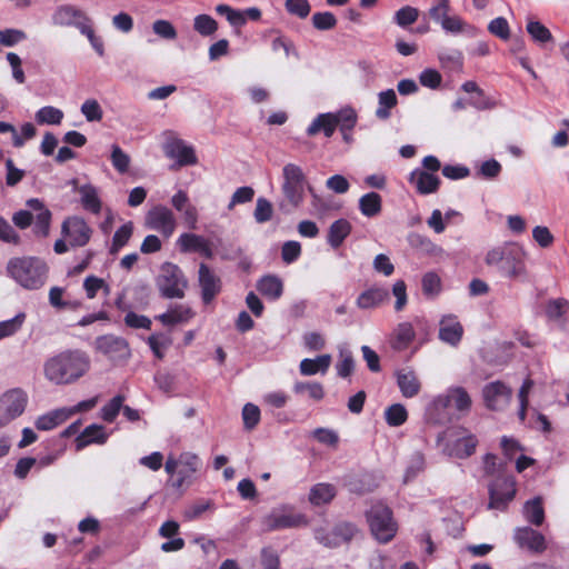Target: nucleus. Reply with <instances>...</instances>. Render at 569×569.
<instances>
[{
    "label": "nucleus",
    "instance_id": "a18cd8bd",
    "mask_svg": "<svg viewBox=\"0 0 569 569\" xmlns=\"http://www.w3.org/2000/svg\"><path fill=\"white\" fill-rule=\"evenodd\" d=\"M526 29H527V32L532 38V40L540 44L550 42L552 40L551 32L540 21L529 20Z\"/></svg>",
    "mask_w": 569,
    "mask_h": 569
},
{
    "label": "nucleus",
    "instance_id": "7c9ffc66",
    "mask_svg": "<svg viewBox=\"0 0 569 569\" xmlns=\"http://www.w3.org/2000/svg\"><path fill=\"white\" fill-rule=\"evenodd\" d=\"M336 495L335 486L320 482L311 487L308 500L312 506L319 507L329 503Z\"/></svg>",
    "mask_w": 569,
    "mask_h": 569
},
{
    "label": "nucleus",
    "instance_id": "b1692460",
    "mask_svg": "<svg viewBox=\"0 0 569 569\" xmlns=\"http://www.w3.org/2000/svg\"><path fill=\"white\" fill-rule=\"evenodd\" d=\"M416 338L412 322H399L392 330L389 339L390 347L396 351L406 350Z\"/></svg>",
    "mask_w": 569,
    "mask_h": 569
},
{
    "label": "nucleus",
    "instance_id": "8fccbe9b",
    "mask_svg": "<svg viewBox=\"0 0 569 569\" xmlns=\"http://www.w3.org/2000/svg\"><path fill=\"white\" fill-rule=\"evenodd\" d=\"M419 18V10L411 6H405L395 12L393 21L406 29L413 24Z\"/></svg>",
    "mask_w": 569,
    "mask_h": 569
},
{
    "label": "nucleus",
    "instance_id": "13d9d810",
    "mask_svg": "<svg viewBox=\"0 0 569 569\" xmlns=\"http://www.w3.org/2000/svg\"><path fill=\"white\" fill-rule=\"evenodd\" d=\"M312 437L320 443L331 448H337L339 442V435L328 428H317L312 431Z\"/></svg>",
    "mask_w": 569,
    "mask_h": 569
},
{
    "label": "nucleus",
    "instance_id": "4be33fe9",
    "mask_svg": "<svg viewBox=\"0 0 569 569\" xmlns=\"http://www.w3.org/2000/svg\"><path fill=\"white\" fill-rule=\"evenodd\" d=\"M463 335V328L453 315L443 316L439 322V339L456 347Z\"/></svg>",
    "mask_w": 569,
    "mask_h": 569
},
{
    "label": "nucleus",
    "instance_id": "dca6fc26",
    "mask_svg": "<svg viewBox=\"0 0 569 569\" xmlns=\"http://www.w3.org/2000/svg\"><path fill=\"white\" fill-rule=\"evenodd\" d=\"M163 149L166 156L176 159L179 167L192 166L198 162L194 149L177 137L170 136Z\"/></svg>",
    "mask_w": 569,
    "mask_h": 569
},
{
    "label": "nucleus",
    "instance_id": "3c124183",
    "mask_svg": "<svg viewBox=\"0 0 569 569\" xmlns=\"http://www.w3.org/2000/svg\"><path fill=\"white\" fill-rule=\"evenodd\" d=\"M385 418L389 426L399 427L407 421L408 412L405 406L395 403L386 409Z\"/></svg>",
    "mask_w": 569,
    "mask_h": 569
},
{
    "label": "nucleus",
    "instance_id": "37998d69",
    "mask_svg": "<svg viewBox=\"0 0 569 569\" xmlns=\"http://www.w3.org/2000/svg\"><path fill=\"white\" fill-rule=\"evenodd\" d=\"M133 233V223L131 221L122 224L113 234L110 253L116 254L122 247H124Z\"/></svg>",
    "mask_w": 569,
    "mask_h": 569
},
{
    "label": "nucleus",
    "instance_id": "bf43d9fd",
    "mask_svg": "<svg viewBox=\"0 0 569 569\" xmlns=\"http://www.w3.org/2000/svg\"><path fill=\"white\" fill-rule=\"evenodd\" d=\"M242 420L247 430H252L260 421V409L253 403H246L242 409Z\"/></svg>",
    "mask_w": 569,
    "mask_h": 569
},
{
    "label": "nucleus",
    "instance_id": "e433bc0d",
    "mask_svg": "<svg viewBox=\"0 0 569 569\" xmlns=\"http://www.w3.org/2000/svg\"><path fill=\"white\" fill-rule=\"evenodd\" d=\"M78 192L80 194V201L82 207L92 212V213H99L101 210V200L99 198L98 189L88 183L83 184L78 189Z\"/></svg>",
    "mask_w": 569,
    "mask_h": 569
},
{
    "label": "nucleus",
    "instance_id": "f257e3e1",
    "mask_svg": "<svg viewBox=\"0 0 569 569\" xmlns=\"http://www.w3.org/2000/svg\"><path fill=\"white\" fill-rule=\"evenodd\" d=\"M90 365V358L84 351L66 350L47 359L43 372L51 383L67 386L82 378L89 371Z\"/></svg>",
    "mask_w": 569,
    "mask_h": 569
},
{
    "label": "nucleus",
    "instance_id": "c03bdc74",
    "mask_svg": "<svg viewBox=\"0 0 569 569\" xmlns=\"http://www.w3.org/2000/svg\"><path fill=\"white\" fill-rule=\"evenodd\" d=\"M293 391L297 395L307 392L309 397L316 401L325 397V390L321 383L315 381H297L293 385Z\"/></svg>",
    "mask_w": 569,
    "mask_h": 569
},
{
    "label": "nucleus",
    "instance_id": "0eeeda50",
    "mask_svg": "<svg viewBox=\"0 0 569 569\" xmlns=\"http://www.w3.org/2000/svg\"><path fill=\"white\" fill-rule=\"evenodd\" d=\"M157 286L166 298H183L188 281L182 270L174 263L166 262L161 266L157 278Z\"/></svg>",
    "mask_w": 569,
    "mask_h": 569
},
{
    "label": "nucleus",
    "instance_id": "c756f323",
    "mask_svg": "<svg viewBox=\"0 0 569 569\" xmlns=\"http://www.w3.org/2000/svg\"><path fill=\"white\" fill-rule=\"evenodd\" d=\"M331 360L332 358L328 353L318 356L315 359H302L299 365L300 373L302 376L325 375L331 365Z\"/></svg>",
    "mask_w": 569,
    "mask_h": 569
},
{
    "label": "nucleus",
    "instance_id": "052dcab7",
    "mask_svg": "<svg viewBox=\"0 0 569 569\" xmlns=\"http://www.w3.org/2000/svg\"><path fill=\"white\" fill-rule=\"evenodd\" d=\"M286 10L293 16L305 19L309 16L311 7L308 0H286Z\"/></svg>",
    "mask_w": 569,
    "mask_h": 569
},
{
    "label": "nucleus",
    "instance_id": "5fc2aeb1",
    "mask_svg": "<svg viewBox=\"0 0 569 569\" xmlns=\"http://www.w3.org/2000/svg\"><path fill=\"white\" fill-rule=\"evenodd\" d=\"M26 320V313L20 312L9 320L0 322V340L13 336L20 330Z\"/></svg>",
    "mask_w": 569,
    "mask_h": 569
},
{
    "label": "nucleus",
    "instance_id": "72a5a7b5",
    "mask_svg": "<svg viewBox=\"0 0 569 569\" xmlns=\"http://www.w3.org/2000/svg\"><path fill=\"white\" fill-rule=\"evenodd\" d=\"M337 128V121L333 113H320L308 127V136H315L322 131L326 137H331Z\"/></svg>",
    "mask_w": 569,
    "mask_h": 569
},
{
    "label": "nucleus",
    "instance_id": "a878e982",
    "mask_svg": "<svg viewBox=\"0 0 569 569\" xmlns=\"http://www.w3.org/2000/svg\"><path fill=\"white\" fill-rule=\"evenodd\" d=\"M108 439V433L104 430V427L101 425H90L88 426L76 439V446L78 450L83 449L84 447L91 443L103 445Z\"/></svg>",
    "mask_w": 569,
    "mask_h": 569
},
{
    "label": "nucleus",
    "instance_id": "603ef678",
    "mask_svg": "<svg viewBox=\"0 0 569 569\" xmlns=\"http://www.w3.org/2000/svg\"><path fill=\"white\" fill-rule=\"evenodd\" d=\"M193 29L203 37L212 36L218 30L217 21L209 14H199L193 20Z\"/></svg>",
    "mask_w": 569,
    "mask_h": 569
},
{
    "label": "nucleus",
    "instance_id": "774afa93",
    "mask_svg": "<svg viewBox=\"0 0 569 569\" xmlns=\"http://www.w3.org/2000/svg\"><path fill=\"white\" fill-rule=\"evenodd\" d=\"M450 10V0H437L428 11L429 17L438 23H442Z\"/></svg>",
    "mask_w": 569,
    "mask_h": 569
},
{
    "label": "nucleus",
    "instance_id": "a19ab883",
    "mask_svg": "<svg viewBox=\"0 0 569 569\" xmlns=\"http://www.w3.org/2000/svg\"><path fill=\"white\" fill-rule=\"evenodd\" d=\"M410 241L413 247L419 248L422 252L431 257L442 258L446 254L440 246L436 244L427 237L415 234L411 237Z\"/></svg>",
    "mask_w": 569,
    "mask_h": 569
},
{
    "label": "nucleus",
    "instance_id": "4c0bfd02",
    "mask_svg": "<svg viewBox=\"0 0 569 569\" xmlns=\"http://www.w3.org/2000/svg\"><path fill=\"white\" fill-rule=\"evenodd\" d=\"M68 419V411L64 408L52 410L46 415L38 417L34 425L39 430H52Z\"/></svg>",
    "mask_w": 569,
    "mask_h": 569
},
{
    "label": "nucleus",
    "instance_id": "ea45409f",
    "mask_svg": "<svg viewBox=\"0 0 569 569\" xmlns=\"http://www.w3.org/2000/svg\"><path fill=\"white\" fill-rule=\"evenodd\" d=\"M523 516L527 521L535 526L542 525L545 520L542 499L540 497H536L531 500H528L523 506Z\"/></svg>",
    "mask_w": 569,
    "mask_h": 569
},
{
    "label": "nucleus",
    "instance_id": "de8ad7c7",
    "mask_svg": "<svg viewBox=\"0 0 569 569\" xmlns=\"http://www.w3.org/2000/svg\"><path fill=\"white\" fill-rule=\"evenodd\" d=\"M62 119L63 112L51 106L43 107L36 113V120L40 124H60Z\"/></svg>",
    "mask_w": 569,
    "mask_h": 569
},
{
    "label": "nucleus",
    "instance_id": "2f4dec72",
    "mask_svg": "<svg viewBox=\"0 0 569 569\" xmlns=\"http://www.w3.org/2000/svg\"><path fill=\"white\" fill-rule=\"evenodd\" d=\"M258 291L270 300H277L283 291V283L277 276H264L257 284Z\"/></svg>",
    "mask_w": 569,
    "mask_h": 569
},
{
    "label": "nucleus",
    "instance_id": "338daca9",
    "mask_svg": "<svg viewBox=\"0 0 569 569\" xmlns=\"http://www.w3.org/2000/svg\"><path fill=\"white\" fill-rule=\"evenodd\" d=\"M312 24L318 30H330L336 27L337 19L331 12H316L312 16Z\"/></svg>",
    "mask_w": 569,
    "mask_h": 569
},
{
    "label": "nucleus",
    "instance_id": "412c9836",
    "mask_svg": "<svg viewBox=\"0 0 569 569\" xmlns=\"http://www.w3.org/2000/svg\"><path fill=\"white\" fill-rule=\"evenodd\" d=\"M478 445L477 438L467 431H460L458 436L447 445L448 453L460 459L471 456Z\"/></svg>",
    "mask_w": 569,
    "mask_h": 569
},
{
    "label": "nucleus",
    "instance_id": "680f3d73",
    "mask_svg": "<svg viewBox=\"0 0 569 569\" xmlns=\"http://www.w3.org/2000/svg\"><path fill=\"white\" fill-rule=\"evenodd\" d=\"M27 39L24 31L19 29H3L0 30V44L4 47H13L17 43Z\"/></svg>",
    "mask_w": 569,
    "mask_h": 569
},
{
    "label": "nucleus",
    "instance_id": "7ed1b4c3",
    "mask_svg": "<svg viewBox=\"0 0 569 569\" xmlns=\"http://www.w3.org/2000/svg\"><path fill=\"white\" fill-rule=\"evenodd\" d=\"M526 251L515 242L505 243L488 251L486 262L496 266L503 276L518 278L526 274Z\"/></svg>",
    "mask_w": 569,
    "mask_h": 569
},
{
    "label": "nucleus",
    "instance_id": "cd10ccee",
    "mask_svg": "<svg viewBox=\"0 0 569 569\" xmlns=\"http://www.w3.org/2000/svg\"><path fill=\"white\" fill-rule=\"evenodd\" d=\"M569 310V301L563 298L552 299L547 302L546 316L549 321L555 322L563 329L567 323L566 315Z\"/></svg>",
    "mask_w": 569,
    "mask_h": 569
},
{
    "label": "nucleus",
    "instance_id": "aec40b11",
    "mask_svg": "<svg viewBox=\"0 0 569 569\" xmlns=\"http://www.w3.org/2000/svg\"><path fill=\"white\" fill-rule=\"evenodd\" d=\"M516 543L531 552L540 553L546 550L545 537L530 527L518 528L513 535Z\"/></svg>",
    "mask_w": 569,
    "mask_h": 569
},
{
    "label": "nucleus",
    "instance_id": "e2e57ef3",
    "mask_svg": "<svg viewBox=\"0 0 569 569\" xmlns=\"http://www.w3.org/2000/svg\"><path fill=\"white\" fill-rule=\"evenodd\" d=\"M272 213L273 209L271 202L264 198H259L253 213L256 221L258 223L267 222L272 218Z\"/></svg>",
    "mask_w": 569,
    "mask_h": 569
},
{
    "label": "nucleus",
    "instance_id": "9d476101",
    "mask_svg": "<svg viewBox=\"0 0 569 569\" xmlns=\"http://www.w3.org/2000/svg\"><path fill=\"white\" fill-rule=\"evenodd\" d=\"M144 223L148 229L160 232L164 238H170L177 228L174 213L162 204L154 206L147 212Z\"/></svg>",
    "mask_w": 569,
    "mask_h": 569
},
{
    "label": "nucleus",
    "instance_id": "79ce46f5",
    "mask_svg": "<svg viewBox=\"0 0 569 569\" xmlns=\"http://www.w3.org/2000/svg\"><path fill=\"white\" fill-rule=\"evenodd\" d=\"M337 373L341 378H348L355 370V359L352 352L346 348H339V361L336 365Z\"/></svg>",
    "mask_w": 569,
    "mask_h": 569
},
{
    "label": "nucleus",
    "instance_id": "c9c22d12",
    "mask_svg": "<svg viewBox=\"0 0 569 569\" xmlns=\"http://www.w3.org/2000/svg\"><path fill=\"white\" fill-rule=\"evenodd\" d=\"M389 297L388 290L383 288H371L363 291L357 299L360 309H371L385 302Z\"/></svg>",
    "mask_w": 569,
    "mask_h": 569
},
{
    "label": "nucleus",
    "instance_id": "9b49d317",
    "mask_svg": "<svg viewBox=\"0 0 569 569\" xmlns=\"http://www.w3.org/2000/svg\"><path fill=\"white\" fill-rule=\"evenodd\" d=\"M516 481L512 477H498L489 485V508L503 510L515 498Z\"/></svg>",
    "mask_w": 569,
    "mask_h": 569
},
{
    "label": "nucleus",
    "instance_id": "4d7b16f0",
    "mask_svg": "<svg viewBox=\"0 0 569 569\" xmlns=\"http://www.w3.org/2000/svg\"><path fill=\"white\" fill-rule=\"evenodd\" d=\"M422 292L427 297H436L441 291V280L436 272H427L422 277Z\"/></svg>",
    "mask_w": 569,
    "mask_h": 569
},
{
    "label": "nucleus",
    "instance_id": "2eb2a0df",
    "mask_svg": "<svg viewBox=\"0 0 569 569\" xmlns=\"http://www.w3.org/2000/svg\"><path fill=\"white\" fill-rule=\"evenodd\" d=\"M96 350L103 353L111 360H123L130 357L128 342L113 335L100 336L94 341Z\"/></svg>",
    "mask_w": 569,
    "mask_h": 569
},
{
    "label": "nucleus",
    "instance_id": "4468645a",
    "mask_svg": "<svg viewBox=\"0 0 569 569\" xmlns=\"http://www.w3.org/2000/svg\"><path fill=\"white\" fill-rule=\"evenodd\" d=\"M357 533V528L349 522H340L331 531L323 528L316 529V539L326 547H338L343 542L350 541Z\"/></svg>",
    "mask_w": 569,
    "mask_h": 569
},
{
    "label": "nucleus",
    "instance_id": "473e14b6",
    "mask_svg": "<svg viewBox=\"0 0 569 569\" xmlns=\"http://www.w3.org/2000/svg\"><path fill=\"white\" fill-rule=\"evenodd\" d=\"M351 232V223L346 219H339L332 222L328 230V243L333 248H339L345 239Z\"/></svg>",
    "mask_w": 569,
    "mask_h": 569
},
{
    "label": "nucleus",
    "instance_id": "6ab92c4d",
    "mask_svg": "<svg viewBox=\"0 0 569 569\" xmlns=\"http://www.w3.org/2000/svg\"><path fill=\"white\" fill-rule=\"evenodd\" d=\"M62 232L72 247H82L91 237V229L87 222L78 217L67 219L62 224Z\"/></svg>",
    "mask_w": 569,
    "mask_h": 569
},
{
    "label": "nucleus",
    "instance_id": "a211bd4d",
    "mask_svg": "<svg viewBox=\"0 0 569 569\" xmlns=\"http://www.w3.org/2000/svg\"><path fill=\"white\" fill-rule=\"evenodd\" d=\"M177 246L183 253L198 252L207 259H211L213 257V249L210 240L197 233H181L177 239Z\"/></svg>",
    "mask_w": 569,
    "mask_h": 569
},
{
    "label": "nucleus",
    "instance_id": "f704fd0d",
    "mask_svg": "<svg viewBox=\"0 0 569 569\" xmlns=\"http://www.w3.org/2000/svg\"><path fill=\"white\" fill-rule=\"evenodd\" d=\"M398 104V98L393 89H388L378 93V107L376 117L379 120H388L391 117V109Z\"/></svg>",
    "mask_w": 569,
    "mask_h": 569
},
{
    "label": "nucleus",
    "instance_id": "f3484780",
    "mask_svg": "<svg viewBox=\"0 0 569 569\" xmlns=\"http://www.w3.org/2000/svg\"><path fill=\"white\" fill-rule=\"evenodd\" d=\"M198 283L201 289V299L204 303H210L221 291L220 277L203 262L199 264Z\"/></svg>",
    "mask_w": 569,
    "mask_h": 569
},
{
    "label": "nucleus",
    "instance_id": "6e6552de",
    "mask_svg": "<svg viewBox=\"0 0 569 569\" xmlns=\"http://www.w3.org/2000/svg\"><path fill=\"white\" fill-rule=\"evenodd\" d=\"M308 525L306 515L296 511L292 506L284 505L271 510L262 519V526L268 531L299 528Z\"/></svg>",
    "mask_w": 569,
    "mask_h": 569
},
{
    "label": "nucleus",
    "instance_id": "5701e85b",
    "mask_svg": "<svg viewBox=\"0 0 569 569\" xmlns=\"http://www.w3.org/2000/svg\"><path fill=\"white\" fill-rule=\"evenodd\" d=\"M201 467L200 458L191 452H183L180 455V466L178 470V477L173 482L176 488H181L184 485L191 482L192 476Z\"/></svg>",
    "mask_w": 569,
    "mask_h": 569
},
{
    "label": "nucleus",
    "instance_id": "1a4fd4ad",
    "mask_svg": "<svg viewBox=\"0 0 569 569\" xmlns=\"http://www.w3.org/2000/svg\"><path fill=\"white\" fill-rule=\"evenodd\" d=\"M28 405V395L20 388L7 390L0 396V428L20 417Z\"/></svg>",
    "mask_w": 569,
    "mask_h": 569
},
{
    "label": "nucleus",
    "instance_id": "c85d7f7f",
    "mask_svg": "<svg viewBox=\"0 0 569 569\" xmlns=\"http://www.w3.org/2000/svg\"><path fill=\"white\" fill-rule=\"evenodd\" d=\"M194 312L191 308L184 305H176L167 312L159 315L157 319L164 326H173L188 322Z\"/></svg>",
    "mask_w": 569,
    "mask_h": 569
},
{
    "label": "nucleus",
    "instance_id": "6e6d98bb",
    "mask_svg": "<svg viewBox=\"0 0 569 569\" xmlns=\"http://www.w3.org/2000/svg\"><path fill=\"white\" fill-rule=\"evenodd\" d=\"M123 401L124 397L122 395L113 397L101 408V418L107 422H113L122 409Z\"/></svg>",
    "mask_w": 569,
    "mask_h": 569
},
{
    "label": "nucleus",
    "instance_id": "ddd939ff",
    "mask_svg": "<svg viewBox=\"0 0 569 569\" xmlns=\"http://www.w3.org/2000/svg\"><path fill=\"white\" fill-rule=\"evenodd\" d=\"M52 23L59 27H74L80 32L91 22L89 17L71 4L59 6L52 17Z\"/></svg>",
    "mask_w": 569,
    "mask_h": 569
},
{
    "label": "nucleus",
    "instance_id": "09e8293b",
    "mask_svg": "<svg viewBox=\"0 0 569 569\" xmlns=\"http://www.w3.org/2000/svg\"><path fill=\"white\" fill-rule=\"evenodd\" d=\"M333 117L336 118L337 127L339 126L342 132L352 130L358 118L356 110L351 107L342 108L337 113H333Z\"/></svg>",
    "mask_w": 569,
    "mask_h": 569
},
{
    "label": "nucleus",
    "instance_id": "0e129e2a",
    "mask_svg": "<svg viewBox=\"0 0 569 569\" xmlns=\"http://www.w3.org/2000/svg\"><path fill=\"white\" fill-rule=\"evenodd\" d=\"M488 30L493 36L502 39L508 40L510 38V28L508 21L502 18L498 17L493 20H491L488 24Z\"/></svg>",
    "mask_w": 569,
    "mask_h": 569
},
{
    "label": "nucleus",
    "instance_id": "20e7f679",
    "mask_svg": "<svg viewBox=\"0 0 569 569\" xmlns=\"http://www.w3.org/2000/svg\"><path fill=\"white\" fill-rule=\"evenodd\" d=\"M471 406V397L465 388L450 387L432 400L430 410L446 418L449 417V410L451 409L456 410L459 416H466L470 412Z\"/></svg>",
    "mask_w": 569,
    "mask_h": 569
},
{
    "label": "nucleus",
    "instance_id": "423d86ee",
    "mask_svg": "<svg viewBox=\"0 0 569 569\" xmlns=\"http://www.w3.org/2000/svg\"><path fill=\"white\" fill-rule=\"evenodd\" d=\"M367 520L372 536L379 542H389L395 537L398 527L391 510L383 503L373 505L367 512Z\"/></svg>",
    "mask_w": 569,
    "mask_h": 569
},
{
    "label": "nucleus",
    "instance_id": "393cba45",
    "mask_svg": "<svg viewBox=\"0 0 569 569\" xmlns=\"http://www.w3.org/2000/svg\"><path fill=\"white\" fill-rule=\"evenodd\" d=\"M409 182L416 187L419 193L429 194L438 190L440 179L433 173L416 169L410 173Z\"/></svg>",
    "mask_w": 569,
    "mask_h": 569
},
{
    "label": "nucleus",
    "instance_id": "58836bf2",
    "mask_svg": "<svg viewBox=\"0 0 569 569\" xmlns=\"http://www.w3.org/2000/svg\"><path fill=\"white\" fill-rule=\"evenodd\" d=\"M382 199L377 192H369L359 199V210L368 218L376 217L381 212Z\"/></svg>",
    "mask_w": 569,
    "mask_h": 569
},
{
    "label": "nucleus",
    "instance_id": "39448f33",
    "mask_svg": "<svg viewBox=\"0 0 569 569\" xmlns=\"http://www.w3.org/2000/svg\"><path fill=\"white\" fill-rule=\"evenodd\" d=\"M281 190L284 201L291 208H299L305 199V189L308 187L307 177L302 169L295 163H287L282 169Z\"/></svg>",
    "mask_w": 569,
    "mask_h": 569
},
{
    "label": "nucleus",
    "instance_id": "bb28decb",
    "mask_svg": "<svg viewBox=\"0 0 569 569\" xmlns=\"http://www.w3.org/2000/svg\"><path fill=\"white\" fill-rule=\"evenodd\" d=\"M397 376V385L406 398H412L417 396L420 391L421 385L412 370H399L396 373Z\"/></svg>",
    "mask_w": 569,
    "mask_h": 569
},
{
    "label": "nucleus",
    "instance_id": "49530a36",
    "mask_svg": "<svg viewBox=\"0 0 569 569\" xmlns=\"http://www.w3.org/2000/svg\"><path fill=\"white\" fill-rule=\"evenodd\" d=\"M425 469V457L421 452H413L409 460L403 476V482L413 480Z\"/></svg>",
    "mask_w": 569,
    "mask_h": 569
},
{
    "label": "nucleus",
    "instance_id": "864d4df0",
    "mask_svg": "<svg viewBox=\"0 0 569 569\" xmlns=\"http://www.w3.org/2000/svg\"><path fill=\"white\" fill-rule=\"evenodd\" d=\"M111 163L119 173H126L130 166V157L118 144L111 146Z\"/></svg>",
    "mask_w": 569,
    "mask_h": 569
},
{
    "label": "nucleus",
    "instance_id": "f8f14e48",
    "mask_svg": "<svg viewBox=\"0 0 569 569\" xmlns=\"http://www.w3.org/2000/svg\"><path fill=\"white\" fill-rule=\"evenodd\" d=\"M482 397L489 410L502 411L512 399V389L502 381H492L482 388Z\"/></svg>",
    "mask_w": 569,
    "mask_h": 569
},
{
    "label": "nucleus",
    "instance_id": "f03ea898",
    "mask_svg": "<svg viewBox=\"0 0 569 569\" xmlns=\"http://www.w3.org/2000/svg\"><path fill=\"white\" fill-rule=\"evenodd\" d=\"M7 272L22 288L38 290L47 282L49 267L38 257H14L8 261Z\"/></svg>",
    "mask_w": 569,
    "mask_h": 569
},
{
    "label": "nucleus",
    "instance_id": "69168bd1",
    "mask_svg": "<svg viewBox=\"0 0 569 569\" xmlns=\"http://www.w3.org/2000/svg\"><path fill=\"white\" fill-rule=\"evenodd\" d=\"M81 112L88 121H100L103 116L100 104L94 99L86 100L81 106Z\"/></svg>",
    "mask_w": 569,
    "mask_h": 569
}]
</instances>
